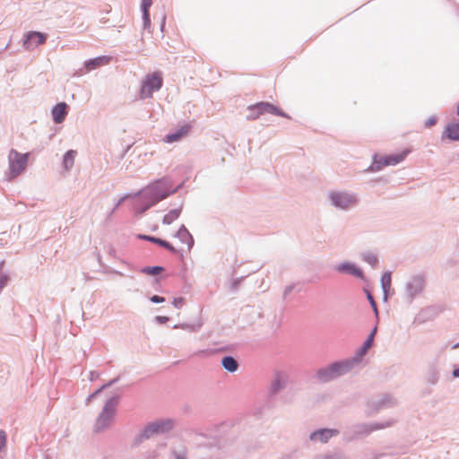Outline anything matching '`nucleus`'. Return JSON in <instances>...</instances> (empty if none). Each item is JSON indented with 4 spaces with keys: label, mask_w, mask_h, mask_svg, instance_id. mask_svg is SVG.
Returning a JSON list of instances; mask_svg holds the SVG:
<instances>
[{
    "label": "nucleus",
    "mask_w": 459,
    "mask_h": 459,
    "mask_svg": "<svg viewBox=\"0 0 459 459\" xmlns=\"http://www.w3.org/2000/svg\"><path fill=\"white\" fill-rule=\"evenodd\" d=\"M183 186V183L174 186L173 180L169 177H162L149 183L145 187L134 195H126L117 200L111 213H113L126 199L137 198L133 204V212L135 217L142 216L150 208L171 195L176 194Z\"/></svg>",
    "instance_id": "1"
},
{
    "label": "nucleus",
    "mask_w": 459,
    "mask_h": 459,
    "mask_svg": "<svg viewBox=\"0 0 459 459\" xmlns=\"http://www.w3.org/2000/svg\"><path fill=\"white\" fill-rule=\"evenodd\" d=\"M357 364L351 358L335 360L316 369L314 378L320 384H326L350 373Z\"/></svg>",
    "instance_id": "2"
},
{
    "label": "nucleus",
    "mask_w": 459,
    "mask_h": 459,
    "mask_svg": "<svg viewBox=\"0 0 459 459\" xmlns=\"http://www.w3.org/2000/svg\"><path fill=\"white\" fill-rule=\"evenodd\" d=\"M174 428V420L171 419H160L147 423L144 428L135 436L132 446L137 447L143 441L150 439L155 435L169 433Z\"/></svg>",
    "instance_id": "3"
},
{
    "label": "nucleus",
    "mask_w": 459,
    "mask_h": 459,
    "mask_svg": "<svg viewBox=\"0 0 459 459\" xmlns=\"http://www.w3.org/2000/svg\"><path fill=\"white\" fill-rule=\"evenodd\" d=\"M327 196L331 205L340 211H350L359 203L358 195L348 190L329 191Z\"/></svg>",
    "instance_id": "4"
},
{
    "label": "nucleus",
    "mask_w": 459,
    "mask_h": 459,
    "mask_svg": "<svg viewBox=\"0 0 459 459\" xmlns=\"http://www.w3.org/2000/svg\"><path fill=\"white\" fill-rule=\"evenodd\" d=\"M394 424V420H389L381 423H358L350 427L345 432L347 441L368 436L373 431L391 427Z\"/></svg>",
    "instance_id": "5"
},
{
    "label": "nucleus",
    "mask_w": 459,
    "mask_h": 459,
    "mask_svg": "<svg viewBox=\"0 0 459 459\" xmlns=\"http://www.w3.org/2000/svg\"><path fill=\"white\" fill-rule=\"evenodd\" d=\"M118 403V395H114L107 400L94 424V432H101L110 425Z\"/></svg>",
    "instance_id": "6"
},
{
    "label": "nucleus",
    "mask_w": 459,
    "mask_h": 459,
    "mask_svg": "<svg viewBox=\"0 0 459 459\" xmlns=\"http://www.w3.org/2000/svg\"><path fill=\"white\" fill-rule=\"evenodd\" d=\"M30 153H21L12 149L8 155L9 172L6 174L7 180L11 181L22 174L28 164Z\"/></svg>",
    "instance_id": "7"
},
{
    "label": "nucleus",
    "mask_w": 459,
    "mask_h": 459,
    "mask_svg": "<svg viewBox=\"0 0 459 459\" xmlns=\"http://www.w3.org/2000/svg\"><path fill=\"white\" fill-rule=\"evenodd\" d=\"M247 115L246 117L247 120H255L260 116L264 114H273L279 117L290 118V117L280 108L274 106L273 104L266 101L257 102L253 105H249L247 108Z\"/></svg>",
    "instance_id": "8"
},
{
    "label": "nucleus",
    "mask_w": 459,
    "mask_h": 459,
    "mask_svg": "<svg viewBox=\"0 0 459 459\" xmlns=\"http://www.w3.org/2000/svg\"><path fill=\"white\" fill-rule=\"evenodd\" d=\"M426 286V279L423 274L417 273L411 275L404 285V298L409 304L420 295Z\"/></svg>",
    "instance_id": "9"
},
{
    "label": "nucleus",
    "mask_w": 459,
    "mask_h": 459,
    "mask_svg": "<svg viewBox=\"0 0 459 459\" xmlns=\"http://www.w3.org/2000/svg\"><path fill=\"white\" fill-rule=\"evenodd\" d=\"M162 85L163 78L160 73L153 72L152 74H148L142 82L140 98L143 100L152 98V94L155 91H160Z\"/></svg>",
    "instance_id": "10"
},
{
    "label": "nucleus",
    "mask_w": 459,
    "mask_h": 459,
    "mask_svg": "<svg viewBox=\"0 0 459 459\" xmlns=\"http://www.w3.org/2000/svg\"><path fill=\"white\" fill-rule=\"evenodd\" d=\"M396 404L395 399L387 394H383L377 399L368 401L367 405L368 407V414H374L381 410L394 407Z\"/></svg>",
    "instance_id": "11"
},
{
    "label": "nucleus",
    "mask_w": 459,
    "mask_h": 459,
    "mask_svg": "<svg viewBox=\"0 0 459 459\" xmlns=\"http://www.w3.org/2000/svg\"><path fill=\"white\" fill-rule=\"evenodd\" d=\"M48 35L40 31L31 30L24 35L23 48L27 50H32L39 45L46 42Z\"/></svg>",
    "instance_id": "12"
},
{
    "label": "nucleus",
    "mask_w": 459,
    "mask_h": 459,
    "mask_svg": "<svg viewBox=\"0 0 459 459\" xmlns=\"http://www.w3.org/2000/svg\"><path fill=\"white\" fill-rule=\"evenodd\" d=\"M334 270L341 273L354 276L361 281L366 280L363 271L352 262L341 263L334 267Z\"/></svg>",
    "instance_id": "13"
},
{
    "label": "nucleus",
    "mask_w": 459,
    "mask_h": 459,
    "mask_svg": "<svg viewBox=\"0 0 459 459\" xmlns=\"http://www.w3.org/2000/svg\"><path fill=\"white\" fill-rule=\"evenodd\" d=\"M377 332V326L375 325L373 329L370 331L365 342H363L362 346L357 351L355 356L351 357V359L354 360L357 366L361 362L362 358L367 354L368 350L373 345Z\"/></svg>",
    "instance_id": "14"
},
{
    "label": "nucleus",
    "mask_w": 459,
    "mask_h": 459,
    "mask_svg": "<svg viewBox=\"0 0 459 459\" xmlns=\"http://www.w3.org/2000/svg\"><path fill=\"white\" fill-rule=\"evenodd\" d=\"M441 311V308L437 306L427 307L420 311L415 317L414 322L420 325L424 324L428 321L433 320Z\"/></svg>",
    "instance_id": "15"
},
{
    "label": "nucleus",
    "mask_w": 459,
    "mask_h": 459,
    "mask_svg": "<svg viewBox=\"0 0 459 459\" xmlns=\"http://www.w3.org/2000/svg\"><path fill=\"white\" fill-rule=\"evenodd\" d=\"M338 433L339 431L333 429H319L309 435V439L314 442L326 443L332 437L338 435Z\"/></svg>",
    "instance_id": "16"
},
{
    "label": "nucleus",
    "mask_w": 459,
    "mask_h": 459,
    "mask_svg": "<svg viewBox=\"0 0 459 459\" xmlns=\"http://www.w3.org/2000/svg\"><path fill=\"white\" fill-rule=\"evenodd\" d=\"M287 384V376L282 372H277L271 382L269 394L271 396L276 395L280 391L285 388Z\"/></svg>",
    "instance_id": "17"
},
{
    "label": "nucleus",
    "mask_w": 459,
    "mask_h": 459,
    "mask_svg": "<svg viewBox=\"0 0 459 459\" xmlns=\"http://www.w3.org/2000/svg\"><path fill=\"white\" fill-rule=\"evenodd\" d=\"M69 106L65 102H59L56 104L51 110L53 121L56 124H61L65 121L68 114Z\"/></svg>",
    "instance_id": "18"
},
{
    "label": "nucleus",
    "mask_w": 459,
    "mask_h": 459,
    "mask_svg": "<svg viewBox=\"0 0 459 459\" xmlns=\"http://www.w3.org/2000/svg\"><path fill=\"white\" fill-rule=\"evenodd\" d=\"M110 60V57L108 56H100L84 62V68L86 73L95 70L106 64H108Z\"/></svg>",
    "instance_id": "19"
},
{
    "label": "nucleus",
    "mask_w": 459,
    "mask_h": 459,
    "mask_svg": "<svg viewBox=\"0 0 459 459\" xmlns=\"http://www.w3.org/2000/svg\"><path fill=\"white\" fill-rule=\"evenodd\" d=\"M175 237L178 238L182 243H186L187 245L188 250H190L195 245V240L192 234L188 231L184 224L179 227L178 230L175 234Z\"/></svg>",
    "instance_id": "20"
},
{
    "label": "nucleus",
    "mask_w": 459,
    "mask_h": 459,
    "mask_svg": "<svg viewBox=\"0 0 459 459\" xmlns=\"http://www.w3.org/2000/svg\"><path fill=\"white\" fill-rule=\"evenodd\" d=\"M380 283L383 291V299L384 301H387L392 284V273L389 271L385 272L381 276Z\"/></svg>",
    "instance_id": "21"
},
{
    "label": "nucleus",
    "mask_w": 459,
    "mask_h": 459,
    "mask_svg": "<svg viewBox=\"0 0 459 459\" xmlns=\"http://www.w3.org/2000/svg\"><path fill=\"white\" fill-rule=\"evenodd\" d=\"M445 137L451 141H459V122L450 123L446 126L442 139Z\"/></svg>",
    "instance_id": "22"
},
{
    "label": "nucleus",
    "mask_w": 459,
    "mask_h": 459,
    "mask_svg": "<svg viewBox=\"0 0 459 459\" xmlns=\"http://www.w3.org/2000/svg\"><path fill=\"white\" fill-rule=\"evenodd\" d=\"M410 151L405 149L399 153L389 154L385 156L384 164H387V166H394L398 163L402 162L406 156L409 154Z\"/></svg>",
    "instance_id": "23"
},
{
    "label": "nucleus",
    "mask_w": 459,
    "mask_h": 459,
    "mask_svg": "<svg viewBox=\"0 0 459 459\" xmlns=\"http://www.w3.org/2000/svg\"><path fill=\"white\" fill-rule=\"evenodd\" d=\"M189 130V126L185 125L180 126L178 129H177L175 132L169 133L165 136V142L166 143H174L178 140H180L184 135L187 134Z\"/></svg>",
    "instance_id": "24"
},
{
    "label": "nucleus",
    "mask_w": 459,
    "mask_h": 459,
    "mask_svg": "<svg viewBox=\"0 0 459 459\" xmlns=\"http://www.w3.org/2000/svg\"><path fill=\"white\" fill-rule=\"evenodd\" d=\"M221 363L222 368L230 373L236 372L239 367L238 360L231 355L224 356L221 359Z\"/></svg>",
    "instance_id": "25"
},
{
    "label": "nucleus",
    "mask_w": 459,
    "mask_h": 459,
    "mask_svg": "<svg viewBox=\"0 0 459 459\" xmlns=\"http://www.w3.org/2000/svg\"><path fill=\"white\" fill-rule=\"evenodd\" d=\"M184 203L183 201L179 204L178 207L170 210L168 213H166L162 218V223L165 225L171 224L174 221H176L181 214L183 210Z\"/></svg>",
    "instance_id": "26"
},
{
    "label": "nucleus",
    "mask_w": 459,
    "mask_h": 459,
    "mask_svg": "<svg viewBox=\"0 0 459 459\" xmlns=\"http://www.w3.org/2000/svg\"><path fill=\"white\" fill-rule=\"evenodd\" d=\"M385 156H378L377 154H374L373 160L370 166L365 169V172H377L380 171L384 167H386L387 164H384Z\"/></svg>",
    "instance_id": "27"
},
{
    "label": "nucleus",
    "mask_w": 459,
    "mask_h": 459,
    "mask_svg": "<svg viewBox=\"0 0 459 459\" xmlns=\"http://www.w3.org/2000/svg\"><path fill=\"white\" fill-rule=\"evenodd\" d=\"M76 154L77 152L74 150H69L64 154L62 164L66 171H69L74 167Z\"/></svg>",
    "instance_id": "28"
},
{
    "label": "nucleus",
    "mask_w": 459,
    "mask_h": 459,
    "mask_svg": "<svg viewBox=\"0 0 459 459\" xmlns=\"http://www.w3.org/2000/svg\"><path fill=\"white\" fill-rule=\"evenodd\" d=\"M165 271V268L160 265H153V266H144L140 269V272L142 273L147 274V275H153L156 276Z\"/></svg>",
    "instance_id": "29"
},
{
    "label": "nucleus",
    "mask_w": 459,
    "mask_h": 459,
    "mask_svg": "<svg viewBox=\"0 0 459 459\" xmlns=\"http://www.w3.org/2000/svg\"><path fill=\"white\" fill-rule=\"evenodd\" d=\"M362 260L372 266L377 268L378 265V257L376 254L368 252L362 255Z\"/></svg>",
    "instance_id": "30"
},
{
    "label": "nucleus",
    "mask_w": 459,
    "mask_h": 459,
    "mask_svg": "<svg viewBox=\"0 0 459 459\" xmlns=\"http://www.w3.org/2000/svg\"><path fill=\"white\" fill-rule=\"evenodd\" d=\"M4 264V261L0 262V293L2 292L4 288H5L7 286L8 281L10 280V275L8 273L2 272Z\"/></svg>",
    "instance_id": "31"
},
{
    "label": "nucleus",
    "mask_w": 459,
    "mask_h": 459,
    "mask_svg": "<svg viewBox=\"0 0 459 459\" xmlns=\"http://www.w3.org/2000/svg\"><path fill=\"white\" fill-rule=\"evenodd\" d=\"M160 247L167 249L168 251H169L170 253L172 254H180L181 257L184 256L183 255V252L180 251V250H178L177 248H175L169 241L167 240H164L162 238H160V244H159Z\"/></svg>",
    "instance_id": "32"
},
{
    "label": "nucleus",
    "mask_w": 459,
    "mask_h": 459,
    "mask_svg": "<svg viewBox=\"0 0 459 459\" xmlns=\"http://www.w3.org/2000/svg\"><path fill=\"white\" fill-rule=\"evenodd\" d=\"M170 459H187L186 448L181 450L172 449L170 452Z\"/></svg>",
    "instance_id": "33"
},
{
    "label": "nucleus",
    "mask_w": 459,
    "mask_h": 459,
    "mask_svg": "<svg viewBox=\"0 0 459 459\" xmlns=\"http://www.w3.org/2000/svg\"><path fill=\"white\" fill-rule=\"evenodd\" d=\"M137 238L139 239H143V240H145V241L152 242V243L156 244L158 246H159L160 241V238H158V237H155V236H151V235L139 234L137 236Z\"/></svg>",
    "instance_id": "34"
},
{
    "label": "nucleus",
    "mask_w": 459,
    "mask_h": 459,
    "mask_svg": "<svg viewBox=\"0 0 459 459\" xmlns=\"http://www.w3.org/2000/svg\"><path fill=\"white\" fill-rule=\"evenodd\" d=\"M367 299L374 311V314L375 316H377V318H378V308H377V305L374 299V297L372 296V294L369 292V291H367Z\"/></svg>",
    "instance_id": "35"
},
{
    "label": "nucleus",
    "mask_w": 459,
    "mask_h": 459,
    "mask_svg": "<svg viewBox=\"0 0 459 459\" xmlns=\"http://www.w3.org/2000/svg\"><path fill=\"white\" fill-rule=\"evenodd\" d=\"M439 379V375L435 369L431 370L428 376V382L431 385H436Z\"/></svg>",
    "instance_id": "36"
},
{
    "label": "nucleus",
    "mask_w": 459,
    "mask_h": 459,
    "mask_svg": "<svg viewBox=\"0 0 459 459\" xmlns=\"http://www.w3.org/2000/svg\"><path fill=\"white\" fill-rule=\"evenodd\" d=\"M315 459H344V456L342 453H334L325 455L316 456Z\"/></svg>",
    "instance_id": "37"
},
{
    "label": "nucleus",
    "mask_w": 459,
    "mask_h": 459,
    "mask_svg": "<svg viewBox=\"0 0 459 459\" xmlns=\"http://www.w3.org/2000/svg\"><path fill=\"white\" fill-rule=\"evenodd\" d=\"M143 13V25L144 30H149L151 28V15L150 12L142 13Z\"/></svg>",
    "instance_id": "38"
},
{
    "label": "nucleus",
    "mask_w": 459,
    "mask_h": 459,
    "mask_svg": "<svg viewBox=\"0 0 459 459\" xmlns=\"http://www.w3.org/2000/svg\"><path fill=\"white\" fill-rule=\"evenodd\" d=\"M152 4V0H142L141 2V11L142 13L150 12V8Z\"/></svg>",
    "instance_id": "39"
},
{
    "label": "nucleus",
    "mask_w": 459,
    "mask_h": 459,
    "mask_svg": "<svg viewBox=\"0 0 459 459\" xmlns=\"http://www.w3.org/2000/svg\"><path fill=\"white\" fill-rule=\"evenodd\" d=\"M103 389H101V386L95 390L92 394H89L85 400V403L88 405L94 398H96Z\"/></svg>",
    "instance_id": "40"
},
{
    "label": "nucleus",
    "mask_w": 459,
    "mask_h": 459,
    "mask_svg": "<svg viewBox=\"0 0 459 459\" xmlns=\"http://www.w3.org/2000/svg\"><path fill=\"white\" fill-rule=\"evenodd\" d=\"M7 435L4 430L0 429V451L6 446Z\"/></svg>",
    "instance_id": "41"
},
{
    "label": "nucleus",
    "mask_w": 459,
    "mask_h": 459,
    "mask_svg": "<svg viewBox=\"0 0 459 459\" xmlns=\"http://www.w3.org/2000/svg\"><path fill=\"white\" fill-rule=\"evenodd\" d=\"M184 303H185V299L182 297L175 298L172 302L173 306L176 308H181L182 306L184 305Z\"/></svg>",
    "instance_id": "42"
},
{
    "label": "nucleus",
    "mask_w": 459,
    "mask_h": 459,
    "mask_svg": "<svg viewBox=\"0 0 459 459\" xmlns=\"http://www.w3.org/2000/svg\"><path fill=\"white\" fill-rule=\"evenodd\" d=\"M174 329H188L191 331H195V328L194 325H186V324H180V325H175L173 326Z\"/></svg>",
    "instance_id": "43"
},
{
    "label": "nucleus",
    "mask_w": 459,
    "mask_h": 459,
    "mask_svg": "<svg viewBox=\"0 0 459 459\" xmlns=\"http://www.w3.org/2000/svg\"><path fill=\"white\" fill-rule=\"evenodd\" d=\"M437 117L435 116H432L425 121V126L431 127V126H435L437 124Z\"/></svg>",
    "instance_id": "44"
},
{
    "label": "nucleus",
    "mask_w": 459,
    "mask_h": 459,
    "mask_svg": "<svg viewBox=\"0 0 459 459\" xmlns=\"http://www.w3.org/2000/svg\"><path fill=\"white\" fill-rule=\"evenodd\" d=\"M119 380V377L110 379L108 382L101 385V389L105 390L115 385Z\"/></svg>",
    "instance_id": "45"
},
{
    "label": "nucleus",
    "mask_w": 459,
    "mask_h": 459,
    "mask_svg": "<svg viewBox=\"0 0 459 459\" xmlns=\"http://www.w3.org/2000/svg\"><path fill=\"white\" fill-rule=\"evenodd\" d=\"M150 300L151 302L152 303H156V304H159V303H162L165 301V298L161 297V296H159V295H152L151 298H150Z\"/></svg>",
    "instance_id": "46"
},
{
    "label": "nucleus",
    "mask_w": 459,
    "mask_h": 459,
    "mask_svg": "<svg viewBox=\"0 0 459 459\" xmlns=\"http://www.w3.org/2000/svg\"><path fill=\"white\" fill-rule=\"evenodd\" d=\"M154 320L156 323L162 325V324L167 323L169 320V317L165 316H156L154 317Z\"/></svg>",
    "instance_id": "47"
},
{
    "label": "nucleus",
    "mask_w": 459,
    "mask_h": 459,
    "mask_svg": "<svg viewBox=\"0 0 459 459\" xmlns=\"http://www.w3.org/2000/svg\"><path fill=\"white\" fill-rule=\"evenodd\" d=\"M294 289V284H290V285H288L285 287L284 289V291H283V299H286L288 297V295Z\"/></svg>",
    "instance_id": "48"
},
{
    "label": "nucleus",
    "mask_w": 459,
    "mask_h": 459,
    "mask_svg": "<svg viewBox=\"0 0 459 459\" xmlns=\"http://www.w3.org/2000/svg\"><path fill=\"white\" fill-rule=\"evenodd\" d=\"M100 377V373L97 372V371H91L90 372V381H95L96 379H98Z\"/></svg>",
    "instance_id": "49"
},
{
    "label": "nucleus",
    "mask_w": 459,
    "mask_h": 459,
    "mask_svg": "<svg viewBox=\"0 0 459 459\" xmlns=\"http://www.w3.org/2000/svg\"><path fill=\"white\" fill-rule=\"evenodd\" d=\"M452 376L454 377H459V365L455 367V368L452 371Z\"/></svg>",
    "instance_id": "50"
},
{
    "label": "nucleus",
    "mask_w": 459,
    "mask_h": 459,
    "mask_svg": "<svg viewBox=\"0 0 459 459\" xmlns=\"http://www.w3.org/2000/svg\"><path fill=\"white\" fill-rule=\"evenodd\" d=\"M165 21H166V16H163L162 18V22L160 24V30H163L164 27H165Z\"/></svg>",
    "instance_id": "51"
},
{
    "label": "nucleus",
    "mask_w": 459,
    "mask_h": 459,
    "mask_svg": "<svg viewBox=\"0 0 459 459\" xmlns=\"http://www.w3.org/2000/svg\"><path fill=\"white\" fill-rule=\"evenodd\" d=\"M112 273L119 276H124V273L117 270H113Z\"/></svg>",
    "instance_id": "52"
},
{
    "label": "nucleus",
    "mask_w": 459,
    "mask_h": 459,
    "mask_svg": "<svg viewBox=\"0 0 459 459\" xmlns=\"http://www.w3.org/2000/svg\"><path fill=\"white\" fill-rule=\"evenodd\" d=\"M201 353L211 354V353H212V351L204 350V351H200L198 352V354H201Z\"/></svg>",
    "instance_id": "53"
},
{
    "label": "nucleus",
    "mask_w": 459,
    "mask_h": 459,
    "mask_svg": "<svg viewBox=\"0 0 459 459\" xmlns=\"http://www.w3.org/2000/svg\"><path fill=\"white\" fill-rule=\"evenodd\" d=\"M115 253H116L115 249L113 247H110L109 248V255H115Z\"/></svg>",
    "instance_id": "54"
},
{
    "label": "nucleus",
    "mask_w": 459,
    "mask_h": 459,
    "mask_svg": "<svg viewBox=\"0 0 459 459\" xmlns=\"http://www.w3.org/2000/svg\"><path fill=\"white\" fill-rule=\"evenodd\" d=\"M200 459H218V458L211 455V456H207V457H201Z\"/></svg>",
    "instance_id": "55"
},
{
    "label": "nucleus",
    "mask_w": 459,
    "mask_h": 459,
    "mask_svg": "<svg viewBox=\"0 0 459 459\" xmlns=\"http://www.w3.org/2000/svg\"><path fill=\"white\" fill-rule=\"evenodd\" d=\"M452 348H453V349L459 348V342H457V343L454 344Z\"/></svg>",
    "instance_id": "56"
},
{
    "label": "nucleus",
    "mask_w": 459,
    "mask_h": 459,
    "mask_svg": "<svg viewBox=\"0 0 459 459\" xmlns=\"http://www.w3.org/2000/svg\"><path fill=\"white\" fill-rule=\"evenodd\" d=\"M373 459H378V455H376Z\"/></svg>",
    "instance_id": "57"
}]
</instances>
